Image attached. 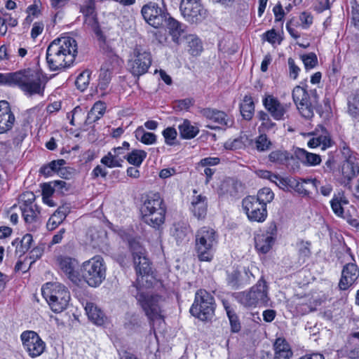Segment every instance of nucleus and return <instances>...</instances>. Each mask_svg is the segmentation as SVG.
Listing matches in <instances>:
<instances>
[{"instance_id":"12","label":"nucleus","mask_w":359,"mask_h":359,"mask_svg":"<svg viewBox=\"0 0 359 359\" xmlns=\"http://www.w3.org/2000/svg\"><path fill=\"white\" fill-rule=\"evenodd\" d=\"M292 99L302 117L309 119L313 116L314 107L305 88L299 86L294 87Z\"/></svg>"},{"instance_id":"46","label":"nucleus","mask_w":359,"mask_h":359,"mask_svg":"<svg viewBox=\"0 0 359 359\" xmlns=\"http://www.w3.org/2000/svg\"><path fill=\"white\" fill-rule=\"evenodd\" d=\"M316 182V180L307 179L298 180L295 179V182L293 184L292 188L300 194L308 195L309 191L305 188L304 184L311 183L315 186Z\"/></svg>"},{"instance_id":"51","label":"nucleus","mask_w":359,"mask_h":359,"mask_svg":"<svg viewBox=\"0 0 359 359\" xmlns=\"http://www.w3.org/2000/svg\"><path fill=\"white\" fill-rule=\"evenodd\" d=\"M13 50L11 46L2 45L0 47V61L8 62L11 61L13 57L11 55Z\"/></svg>"},{"instance_id":"34","label":"nucleus","mask_w":359,"mask_h":359,"mask_svg":"<svg viewBox=\"0 0 359 359\" xmlns=\"http://www.w3.org/2000/svg\"><path fill=\"white\" fill-rule=\"evenodd\" d=\"M341 172L343 177L349 182L359 173V165L351 159H348L342 165Z\"/></svg>"},{"instance_id":"52","label":"nucleus","mask_w":359,"mask_h":359,"mask_svg":"<svg viewBox=\"0 0 359 359\" xmlns=\"http://www.w3.org/2000/svg\"><path fill=\"white\" fill-rule=\"evenodd\" d=\"M189 232V229L187 227H176L175 229V231L173 232V236H175V239L177 242H182L184 241H188L187 234Z\"/></svg>"},{"instance_id":"55","label":"nucleus","mask_w":359,"mask_h":359,"mask_svg":"<svg viewBox=\"0 0 359 359\" xmlns=\"http://www.w3.org/2000/svg\"><path fill=\"white\" fill-rule=\"evenodd\" d=\"M299 255L304 257H308L311 255V243L301 241L298 243Z\"/></svg>"},{"instance_id":"42","label":"nucleus","mask_w":359,"mask_h":359,"mask_svg":"<svg viewBox=\"0 0 359 359\" xmlns=\"http://www.w3.org/2000/svg\"><path fill=\"white\" fill-rule=\"evenodd\" d=\"M255 198H257L262 205L266 208V205L273 200L274 194L269 188L264 187L258 191L257 196Z\"/></svg>"},{"instance_id":"38","label":"nucleus","mask_w":359,"mask_h":359,"mask_svg":"<svg viewBox=\"0 0 359 359\" xmlns=\"http://www.w3.org/2000/svg\"><path fill=\"white\" fill-rule=\"evenodd\" d=\"M188 51L192 55H198L203 50V46L198 37L194 34L187 35L185 38Z\"/></svg>"},{"instance_id":"29","label":"nucleus","mask_w":359,"mask_h":359,"mask_svg":"<svg viewBox=\"0 0 359 359\" xmlns=\"http://www.w3.org/2000/svg\"><path fill=\"white\" fill-rule=\"evenodd\" d=\"M69 210L67 206L60 207L49 218L46 227L48 230L53 231L56 229L66 218Z\"/></svg>"},{"instance_id":"15","label":"nucleus","mask_w":359,"mask_h":359,"mask_svg":"<svg viewBox=\"0 0 359 359\" xmlns=\"http://www.w3.org/2000/svg\"><path fill=\"white\" fill-rule=\"evenodd\" d=\"M133 59L128 62L130 72L135 76L144 74L151 64V55L140 47L133 50Z\"/></svg>"},{"instance_id":"4","label":"nucleus","mask_w":359,"mask_h":359,"mask_svg":"<svg viewBox=\"0 0 359 359\" xmlns=\"http://www.w3.org/2000/svg\"><path fill=\"white\" fill-rule=\"evenodd\" d=\"M140 211L143 222L153 228L158 229L165 222L166 209L157 193L147 196Z\"/></svg>"},{"instance_id":"37","label":"nucleus","mask_w":359,"mask_h":359,"mask_svg":"<svg viewBox=\"0 0 359 359\" xmlns=\"http://www.w3.org/2000/svg\"><path fill=\"white\" fill-rule=\"evenodd\" d=\"M241 113L246 120L252 118L255 111V104L251 96L245 95L240 105Z\"/></svg>"},{"instance_id":"39","label":"nucleus","mask_w":359,"mask_h":359,"mask_svg":"<svg viewBox=\"0 0 359 359\" xmlns=\"http://www.w3.org/2000/svg\"><path fill=\"white\" fill-rule=\"evenodd\" d=\"M180 136L183 139H191L197 135L199 130L197 127L191 124L188 120H184L179 127Z\"/></svg>"},{"instance_id":"22","label":"nucleus","mask_w":359,"mask_h":359,"mask_svg":"<svg viewBox=\"0 0 359 359\" xmlns=\"http://www.w3.org/2000/svg\"><path fill=\"white\" fill-rule=\"evenodd\" d=\"M359 277V269L354 263L346 264L341 271V277L339 283L341 290H345L353 285Z\"/></svg>"},{"instance_id":"25","label":"nucleus","mask_w":359,"mask_h":359,"mask_svg":"<svg viewBox=\"0 0 359 359\" xmlns=\"http://www.w3.org/2000/svg\"><path fill=\"white\" fill-rule=\"evenodd\" d=\"M289 307L298 315H304L314 310L311 298L306 297H294L289 304Z\"/></svg>"},{"instance_id":"6","label":"nucleus","mask_w":359,"mask_h":359,"mask_svg":"<svg viewBox=\"0 0 359 359\" xmlns=\"http://www.w3.org/2000/svg\"><path fill=\"white\" fill-rule=\"evenodd\" d=\"M43 297L55 313H60L67 307L70 294L63 285L58 283H47L41 288Z\"/></svg>"},{"instance_id":"2","label":"nucleus","mask_w":359,"mask_h":359,"mask_svg":"<svg viewBox=\"0 0 359 359\" xmlns=\"http://www.w3.org/2000/svg\"><path fill=\"white\" fill-rule=\"evenodd\" d=\"M78 52L76 41L70 36L54 39L46 50V62L51 71L69 67L75 60Z\"/></svg>"},{"instance_id":"56","label":"nucleus","mask_w":359,"mask_h":359,"mask_svg":"<svg viewBox=\"0 0 359 359\" xmlns=\"http://www.w3.org/2000/svg\"><path fill=\"white\" fill-rule=\"evenodd\" d=\"M244 147L243 142L240 139L229 140L224 143V148L229 150L240 149Z\"/></svg>"},{"instance_id":"40","label":"nucleus","mask_w":359,"mask_h":359,"mask_svg":"<svg viewBox=\"0 0 359 359\" xmlns=\"http://www.w3.org/2000/svg\"><path fill=\"white\" fill-rule=\"evenodd\" d=\"M292 158V156L284 150H276L271 151L269 155V160L271 162L280 165L286 164Z\"/></svg>"},{"instance_id":"33","label":"nucleus","mask_w":359,"mask_h":359,"mask_svg":"<svg viewBox=\"0 0 359 359\" xmlns=\"http://www.w3.org/2000/svg\"><path fill=\"white\" fill-rule=\"evenodd\" d=\"M20 209L25 222L28 224L36 222L40 214L37 205H20Z\"/></svg>"},{"instance_id":"10","label":"nucleus","mask_w":359,"mask_h":359,"mask_svg":"<svg viewBox=\"0 0 359 359\" xmlns=\"http://www.w3.org/2000/svg\"><path fill=\"white\" fill-rule=\"evenodd\" d=\"M265 109L276 121H284L288 117L287 113L291 104L281 102L273 95L266 94L262 100Z\"/></svg>"},{"instance_id":"57","label":"nucleus","mask_w":359,"mask_h":359,"mask_svg":"<svg viewBox=\"0 0 359 359\" xmlns=\"http://www.w3.org/2000/svg\"><path fill=\"white\" fill-rule=\"evenodd\" d=\"M299 20L303 29H308L313 23V17L307 12L302 13L299 15Z\"/></svg>"},{"instance_id":"43","label":"nucleus","mask_w":359,"mask_h":359,"mask_svg":"<svg viewBox=\"0 0 359 359\" xmlns=\"http://www.w3.org/2000/svg\"><path fill=\"white\" fill-rule=\"evenodd\" d=\"M51 184H43L42 186V196H51L56 189H62L65 187L66 182L65 181L59 180L54 181Z\"/></svg>"},{"instance_id":"63","label":"nucleus","mask_w":359,"mask_h":359,"mask_svg":"<svg viewBox=\"0 0 359 359\" xmlns=\"http://www.w3.org/2000/svg\"><path fill=\"white\" fill-rule=\"evenodd\" d=\"M273 11L275 15V20L281 21L285 15L282 5L278 3L276 6H274Z\"/></svg>"},{"instance_id":"53","label":"nucleus","mask_w":359,"mask_h":359,"mask_svg":"<svg viewBox=\"0 0 359 359\" xmlns=\"http://www.w3.org/2000/svg\"><path fill=\"white\" fill-rule=\"evenodd\" d=\"M227 316L230 322L231 331L233 332H238L240 331L241 323L236 313L234 311H229Z\"/></svg>"},{"instance_id":"14","label":"nucleus","mask_w":359,"mask_h":359,"mask_svg":"<svg viewBox=\"0 0 359 359\" xmlns=\"http://www.w3.org/2000/svg\"><path fill=\"white\" fill-rule=\"evenodd\" d=\"M180 11L183 17L191 23L201 21L206 15V11L201 4V0H182Z\"/></svg>"},{"instance_id":"7","label":"nucleus","mask_w":359,"mask_h":359,"mask_svg":"<svg viewBox=\"0 0 359 359\" xmlns=\"http://www.w3.org/2000/svg\"><path fill=\"white\" fill-rule=\"evenodd\" d=\"M238 301L245 307L255 308L267 304L268 287L266 281L261 278L249 291L240 292L237 295Z\"/></svg>"},{"instance_id":"23","label":"nucleus","mask_w":359,"mask_h":359,"mask_svg":"<svg viewBox=\"0 0 359 359\" xmlns=\"http://www.w3.org/2000/svg\"><path fill=\"white\" fill-rule=\"evenodd\" d=\"M114 59L111 60H110L105 62L101 67L97 88L102 91V96L107 94L106 90L108 88L113 75L114 67Z\"/></svg>"},{"instance_id":"9","label":"nucleus","mask_w":359,"mask_h":359,"mask_svg":"<svg viewBox=\"0 0 359 359\" xmlns=\"http://www.w3.org/2000/svg\"><path fill=\"white\" fill-rule=\"evenodd\" d=\"M214 299L204 290L196 292L194 302L190 309V313L201 320H210L214 315Z\"/></svg>"},{"instance_id":"5","label":"nucleus","mask_w":359,"mask_h":359,"mask_svg":"<svg viewBox=\"0 0 359 359\" xmlns=\"http://www.w3.org/2000/svg\"><path fill=\"white\" fill-rule=\"evenodd\" d=\"M216 231L208 226H203L196 233L195 250L198 259L201 262H210L217 245Z\"/></svg>"},{"instance_id":"3","label":"nucleus","mask_w":359,"mask_h":359,"mask_svg":"<svg viewBox=\"0 0 359 359\" xmlns=\"http://www.w3.org/2000/svg\"><path fill=\"white\" fill-rule=\"evenodd\" d=\"M8 86H18L26 95H43L44 86L40 74L27 69L8 73Z\"/></svg>"},{"instance_id":"20","label":"nucleus","mask_w":359,"mask_h":359,"mask_svg":"<svg viewBox=\"0 0 359 359\" xmlns=\"http://www.w3.org/2000/svg\"><path fill=\"white\" fill-rule=\"evenodd\" d=\"M57 263L62 272L74 283L81 280L79 272V262L72 257L67 256H60L57 259Z\"/></svg>"},{"instance_id":"19","label":"nucleus","mask_w":359,"mask_h":359,"mask_svg":"<svg viewBox=\"0 0 359 359\" xmlns=\"http://www.w3.org/2000/svg\"><path fill=\"white\" fill-rule=\"evenodd\" d=\"M130 144L123 142L122 146L114 148L101 159V163L109 168L121 167L123 159L127 158L126 151L129 150Z\"/></svg>"},{"instance_id":"61","label":"nucleus","mask_w":359,"mask_h":359,"mask_svg":"<svg viewBox=\"0 0 359 359\" xmlns=\"http://www.w3.org/2000/svg\"><path fill=\"white\" fill-rule=\"evenodd\" d=\"M44 28V25L43 22H34L33 27L31 30V36L32 39H36L39 35H40Z\"/></svg>"},{"instance_id":"45","label":"nucleus","mask_w":359,"mask_h":359,"mask_svg":"<svg viewBox=\"0 0 359 359\" xmlns=\"http://www.w3.org/2000/svg\"><path fill=\"white\" fill-rule=\"evenodd\" d=\"M90 72L88 70H85L81 72L76 78V86L78 89L81 91L84 90L90 83Z\"/></svg>"},{"instance_id":"24","label":"nucleus","mask_w":359,"mask_h":359,"mask_svg":"<svg viewBox=\"0 0 359 359\" xmlns=\"http://www.w3.org/2000/svg\"><path fill=\"white\" fill-rule=\"evenodd\" d=\"M193 192L194 195L191 201L190 210L197 219H203L207 213V198L202 194H197L196 190H194Z\"/></svg>"},{"instance_id":"60","label":"nucleus","mask_w":359,"mask_h":359,"mask_svg":"<svg viewBox=\"0 0 359 359\" xmlns=\"http://www.w3.org/2000/svg\"><path fill=\"white\" fill-rule=\"evenodd\" d=\"M348 111L349 114L353 117L359 114V101L353 99V102L348 101Z\"/></svg>"},{"instance_id":"62","label":"nucleus","mask_w":359,"mask_h":359,"mask_svg":"<svg viewBox=\"0 0 359 359\" xmlns=\"http://www.w3.org/2000/svg\"><path fill=\"white\" fill-rule=\"evenodd\" d=\"M257 175L261 178L269 180L271 182L278 179L277 175H275L269 170H259L257 171Z\"/></svg>"},{"instance_id":"27","label":"nucleus","mask_w":359,"mask_h":359,"mask_svg":"<svg viewBox=\"0 0 359 359\" xmlns=\"http://www.w3.org/2000/svg\"><path fill=\"white\" fill-rule=\"evenodd\" d=\"M294 154L304 165L307 166H316L321 163L319 155L309 152L304 149L297 148Z\"/></svg>"},{"instance_id":"26","label":"nucleus","mask_w":359,"mask_h":359,"mask_svg":"<svg viewBox=\"0 0 359 359\" xmlns=\"http://www.w3.org/2000/svg\"><path fill=\"white\" fill-rule=\"evenodd\" d=\"M247 276L248 273L244 268L241 269H232L227 271V284L232 288H237L246 281L245 276Z\"/></svg>"},{"instance_id":"30","label":"nucleus","mask_w":359,"mask_h":359,"mask_svg":"<svg viewBox=\"0 0 359 359\" xmlns=\"http://www.w3.org/2000/svg\"><path fill=\"white\" fill-rule=\"evenodd\" d=\"M348 204V200L345 197L343 192H339L337 194H335L330 201L331 208L334 213L342 218H346L344 214L343 205Z\"/></svg>"},{"instance_id":"35","label":"nucleus","mask_w":359,"mask_h":359,"mask_svg":"<svg viewBox=\"0 0 359 359\" xmlns=\"http://www.w3.org/2000/svg\"><path fill=\"white\" fill-rule=\"evenodd\" d=\"M136 139L140 142L151 145L156 142V135L151 132H147L143 126H139L135 131Z\"/></svg>"},{"instance_id":"64","label":"nucleus","mask_w":359,"mask_h":359,"mask_svg":"<svg viewBox=\"0 0 359 359\" xmlns=\"http://www.w3.org/2000/svg\"><path fill=\"white\" fill-rule=\"evenodd\" d=\"M81 12L83 14L84 16L92 18L93 20L95 19L94 7L91 4H87L82 6L81 8Z\"/></svg>"},{"instance_id":"17","label":"nucleus","mask_w":359,"mask_h":359,"mask_svg":"<svg viewBox=\"0 0 359 359\" xmlns=\"http://www.w3.org/2000/svg\"><path fill=\"white\" fill-rule=\"evenodd\" d=\"M203 116L215 123V126L208 125L210 129L231 128L234 123L232 116L226 114L224 111L215 109L205 108L201 111Z\"/></svg>"},{"instance_id":"31","label":"nucleus","mask_w":359,"mask_h":359,"mask_svg":"<svg viewBox=\"0 0 359 359\" xmlns=\"http://www.w3.org/2000/svg\"><path fill=\"white\" fill-rule=\"evenodd\" d=\"M85 310L88 318L95 324L101 325L104 321V315L102 311L93 303L88 302L86 304Z\"/></svg>"},{"instance_id":"44","label":"nucleus","mask_w":359,"mask_h":359,"mask_svg":"<svg viewBox=\"0 0 359 359\" xmlns=\"http://www.w3.org/2000/svg\"><path fill=\"white\" fill-rule=\"evenodd\" d=\"M271 142L264 134H261L255 140V147L258 151L263 152L270 149Z\"/></svg>"},{"instance_id":"47","label":"nucleus","mask_w":359,"mask_h":359,"mask_svg":"<svg viewBox=\"0 0 359 359\" xmlns=\"http://www.w3.org/2000/svg\"><path fill=\"white\" fill-rule=\"evenodd\" d=\"M162 135L165 139V142L168 145H174L177 138V133L176 129L172 127H168L163 130Z\"/></svg>"},{"instance_id":"11","label":"nucleus","mask_w":359,"mask_h":359,"mask_svg":"<svg viewBox=\"0 0 359 359\" xmlns=\"http://www.w3.org/2000/svg\"><path fill=\"white\" fill-rule=\"evenodd\" d=\"M24 349L32 358L40 356L46 349V344L39 334L30 330L23 332L20 335Z\"/></svg>"},{"instance_id":"50","label":"nucleus","mask_w":359,"mask_h":359,"mask_svg":"<svg viewBox=\"0 0 359 359\" xmlns=\"http://www.w3.org/2000/svg\"><path fill=\"white\" fill-rule=\"evenodd\" d=\"M276 181L273 182L276 184L280 189L287 190L290 187H293V184L295 182V179L292 178H283L277 175Z\"/></svg>"},{"instance_id":"13","label":"nucleus","mask_w":359,"mask_h":359,"mask_svg":"<svg viewBox=\"0 0 359 359\" xmlns=\"http://www.w3.org/2000/svg\"><path fill=\"white\" fill-rule=\"evenodd\" d=\"M242 206L249 220L263 222L267 217V210L255 196H248L243 199Z\"/></svg>"},{"instance_id":"1","label":"nucleus","mask_w":359,"mask_h":359,"mask_svg":"<svg viewBox=\"0 0 359 359\" xmlns=\"http://www.w3.org/2000/svg\"><path fill=\"white\" fill-rule=\"evenodd\" d=\"M130 248L137 273L135 298L137 303L151 322L162 320L164 300L161 296L148 291L153 286L155 278L151 273V268L146 250L138 243H132Z\"/></svg>"},{"instance_id":"54","label":"nucleus","mask_w":359,"mask_h":359,"mask_svg":"<svg viewBox=\"0 0 359 359\" xmlns=\"http://www.w3.org/2000/svg\"><path fill=\"white\" fill-rule=\"evenodd\" d=\"M20 205H36L34 203L35 195L31 191L23 193L20 198Z\"/></svg>"},{"instance_id":"59","label":"nucleus","mask_w":359,"mask_h":359,"mask_svg":"<svg viewBox=\"0 0 359 359\" xmlns=\"http://www.w3.org/2000/svg\"><path fill=\"white\" fill-rule=\"evenodd\" d=\"M288 66L290 78L296 79L298 76L300 69L297 65H296L294 60L291 57L288 59Z\"/></svg>"},{"instance_id":"21","label":"nucleus","mask_w":359,"mask_h":359,"mask_svg":"<svg viewBox=\"0 0 359 359\" xmlns=\"http://www.w3.org/2000/svg\"><path fill=\"white\" fill-rule=\"evenodd\" d=\"M15 117L10 104L6 100L0 101V134L11 130L15 123Z\"/></svg>"},{"instance_id":"28","label":"nucleus","mask_w":359,"mask_h":359,"mask_svg":"<svg viewBox=\"0 0 359 359\" xmlns=\"http://www.w3.org/2000/svg\"><path fill=\"white\" fill-rule=\"evenodd\" d=\"M321 133L316 134V137L311 138L307 143L310 148H316L317 147H322V149L325 150L331 145V140L329 136L328 132L322 126H320Z\"/></svg>"},{"instance_id":"58","label":"nucleus","mask_w":359,"mask_h":359,"mask_svg":"<svg viewBox=\"0 0 359 359\" xmlns=\"http://www.w3.org/2000/svg\"><path fill=\"white\" fill-rule=\"evenodd\" d=\"M32 242L33 238L31 234L27 233L25 235L20 241V251L25 252L31 248Z\"/></svg>"},{"instance_id":"8","label":"nucleus","mask_w":359,"mask_h":359,"mask_svg":"<svg viewBox=\"0 0 359 359\" xmlns=\"http://www.w3.org/2000/svg\"><path fill=\"white\" fill-rule=\"evenodd\" d=\"M82 277L90 287L99 286L106 278V266L103 259L95 256L84 262L81 267Z\"/></svg>"},{"instance_id":"49","label":"nucleus","mask_w":359,"mask_h":359,"mask_svg":"<svg viewBox=\"0 0 359 359\" xmlns=\"http://www.w3.org/2000/svg\"><path fill=\"white\" fill-rule=\"evenodd\" d=\"M301 57L306 69H313L318 64L317 56L313 53H310L309 54L302 55Z\"/></svg>"},{"instance_id":"41","label":"nucleus","mask_w":359,"mask_h":359,"mask_svg":"<svg viewBox=\"0 0 359 359\" xmlns=\"http://www.w3.org/2000/svg\"><path fill=\"white\" fill-rule=\"evenodd\" d=\"M147 157V152L141 149H134L127 155V161L129 163L135 166H140Z\"/></svg>"},{"instance_id":"32","label":"nucleus","mask_w":359,"mask_h":359,"mask_svg":"<svg viewBox=\"0 0 359 359\" xmlns=\"http://www.w3.org/2000/svg\"><path fill=\"white\" fill-rule=\"evenodd\" d=\"M164 23H166L167 28L169 30L170 34L172 36L173 41L177 43H180V36L184 32L182 27V24L172 17L167 16V20Z\"/></svg>"},{"instance_id":"16","label":"nucleus","mask_w":359,"mask_h":359,"mask_svg":"<svg viewBox=\"0 0 359 359\" xmlns=\"http://www.w3.org/2000/svg\"><path fill=\"white\" fill-rule=\"evenodd\" d=\"M141 13L144 20L154 28H158L163 25L168 15L157 4L154 2H149L143 6Z\"/></svg>"},{"instance_id":"18","label":"nucleus","mask_w":359,"mask_h":359,"mask_svg":"<svg viewBox=\"0 0 359 359\" xmlns=\"http://www.w3.org/2000/svg\"><path fill=\"white\" fill-rule=\"evenodd\" d=\"M276 226L271 224L266 231H261L255 236V248L262 254H266L271 249L276 237Z\"/></svg>"},{"instance_id":"36","label":"nucleus","mask_w":359,"mask_h":359,"mask_svg":"<svg viewBox=\"0 0 359 359\" xmlns=\"http://www.w3.org/2000/svg\"><path fill=\"white\" fill-rule=\"evenodd\" d=\"M106 104L102 101L96 102L87 116V121L89 123H94L99 120L104 114Z\"/></svg>"},{"instance_id":"48","label":"nucleus","mask_w":359,"mask_h":359,"mask_svg":"<svg viewBox=\"0 0 359 359\" xmlns=\"http://www.w3.org/2000/svg\"><path fill=\"white\" fill-rule=\"evenodd\" d=\"M273 348L275 353H285L287 351H292L290 346L287 343L285 339L278 337L276 339L273 344Z\"/></svg>"}]
</instances>
